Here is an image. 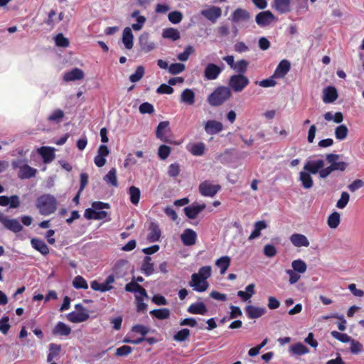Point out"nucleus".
I'll list each match as a JSON object with an SVG mask.
<instances>
[{"label": "nucleus", "mask_w": 364, "mask_h": 364, "mask_svg": "<svg viewBox=\"0 0 364 364\" xmlns=\"http://www.w3.org/2000/svg\"><path fill=\"white\" fill-rule=\"evenodd\" d=\"M275 9L281 14L290 11V0H274Z\"/></svg>", "instance_id": "33"}, {"label": "nucleus", "mask_w": 364, "mask_h": 364, "mask_svg": "<svg viewBox=\"0 0 364 364\" xmlns=\"http://www.w3.org/2000/svg\"><path fill=\"white\" fill-rule=\"evenodd\" d=\"M162 36L164 38L176 41L181 38L180 32L174 28H168L163 30Z\"/></svg>", "instance_id": "35"}, {"label": "nucleus", "mask_w": 364, "mask_h": 364, "mask_svg": "<svg viewBox=\"0 0 364 364\" xmlns=\"http://www.w3.org/2000/svg\"><path fill=\"white\" fill-rule=\"evenodd\" d=\"M139 44L141 50L144 53L151 51L155 48V43L150 41L149 35L146 32H144L139 38Z\"/></svg>", "instance_id": "11"}, {"label": "nucleus", "mask_w": 364, "mask_h": 364, "mask_svg": "<svg viewBox=\"0 0 364 364\" xmlns=\"http://www.w3.org/2000/svg\"><path fill=\"white\" fill-rule=\"evenodd\" d=\"M60 345L55 343H50V345H48L47 361L52 363L53 360L60 355Z\"/></svg>", "instance_id": "30"}, {"label": "nucleus", "mask_w": 364, "mask_h": 364, "mask_svg": "<svg viewBox=\"0 0 364 364\" xmlns=\"http://www.w3.org/2000/svg\"><path fill=\"white\" fill-rule=\"evenodd\" d=\"M340 221V214L337 212H334L328 216L327 223L331 228L335 229L339 225Z\"/></svg>", "instance_id": "46"}, {"label": "nucleus", "mask_w": 364, "mask_h": 364, "mask_svg": "<svg viewBox=\"0 0 364 364\" xmlns=\"http://www.w3.org/2000/svg\"><path fill=\"white\" fill-rule=\"evenodd\" d=\"M223 129L221 122L215 120H208L205 124V130L208 134H215Z\"/></svg>", "instance_id": "18"}, {"label": "nucleus", "mask_w": 364, "mask_h": 364, "mask_svg": "<svg viewBox=\"0 0 364 364\" xmlns=\"http://www.w3.org/2000/svg\"><path fill=\"white\" fill-rule=\"evenodd\" d=\"M73 285L75 289H87L88 288L86 280L81 276H77L74 278Z\"/></svg>", "instance_id": "51"}, {"label": "nucleus", "mask_w": 364, "mask_h": 364, "mask_svg": "<svg viewBox=\"0 0 364 364\" xmlns=\"http://www.w3.org/2000/svg\"><path fill=\"white\" fill-rule=\"evenodd\" d=\"M36 173L37 170L36 168L26 164L21 168V170H19L18 176L21 179H28L34 177Z\"/></svg>", "instance_id": "28"}, {"label": "nucleus", "mask_w": 364, "mask_h": 364, "mask_svg": "<svg viewBox=\"0 0 364 364\" xmlns=\"http://www.w3.org/2000/svg\"><path fill=\"white\" fill-rule=\"evenodd\" d=\"M194 51V48L191 46H188L185 48V50L183 53L178 55V59L180 61H186L190 55L192 54Z\"/></svg>", "instance_id": "60"}, {"label": "nucleus", "mask_w": 364, "mask_h": 364, "mask_svg": "<svg viewBox=\"0 0 364 364\" xmlns=\"http://www.w3.org/2000/svg\"><path fill=\"white\" fill-rule=\"evenodd\" d=\"M331 336L336 340L339 341V342L343 343H346L348 342H351V341L353 340V339L350 338V336H349L348 334L343 333H339L336 331H331Z\"/></svg>", "instance_id": "49"}, {"label": "nucleus", "mask_w": 364, "mask_h": 364, "mask_svg": "<svg viewBox=\"0 0 364 364\" xmlns=\"http://www.w3.org/2000/svg\"><path fill=\"white\" fill-rule=\"evenodd\" d=\"M212 269L210 266H204L199 269L198 273L193 274V279L200 277L201 279L207 281V279L211 276Z\"/></svg>", "instance_id": "40"}, {"label": "nucleus", "mask_w": 364, "mask_h": 364, "mask_svg": "<svg viewBox=\"0 0 364 364\" xmlns=\"http://www.w3.org/2000/svg\"><path fill=\"white\" fill-rule=\"evenodd\" d=\"M290 63L287 60H282L276 68L273 77L277 78L284 77L290 70Z\"/></svg>", "instance_id": "21"}, {"label": "nucleus", "mask_w": 364, "mask_h": 364, "mask_svg": "<svg viewBox=\"0 0 364 364\" xmlns=\"http://www.w3.org/2000/svg\"><path fill=\"white\" fill-rule=\"evenodd\" d=\"M104 181L112 186H118L117 170L115 168H112L109 171V172L104 176Z\"/></svg>", "instance_id": "37"}, {"label": "nucleus", "mask_w": 364, "mask_h": 364, "mask_svg": "<svg viewBox=\"0 0 364 364\" xmlns=\"http://www.w3.org/2000/svg\"><path fill=\"white\" fill-rule=\"evenodd\" d=\"M188 311L193 314L204 315L207 311V308L203 302H196L192 304L188 309Z\"/></svg>", "instance_id": "34"}, {"label": "nucleus", "mask_w": 364, "mask_h": 364, "mask_svg": "<svg viewBox=\"0 0 364 364\" xmlns=\"http://www.w3.org/2000/svg\"><path fill=\"white\" fill-rule=\"evenodd\" d=\"M222 69L213 63H208L204 70V76L207 80H212L218 77Z\"/></svg>", "instance_id": "16"}, {"label": "nucleus", "mask_w": 364, "mask_h": 364, "mask_svg": "<svg viewBox=\"0 0 364 364\" xmlns=\"http://www.w3.org/2000/svg\"><path fill=\"white\" fill-rule=\"evenodd\" d=\"M189 337V330L187 328H182L178 332L175 333L173 336V341L176 342H184Z\"/></svg>", "instance_id": "47"}, {"label": "nucleus", "mask_w": 364, "mask_h": 364, "mask_svg": "<svg viewBox=\"0 0 364 364\" xmlns=\"http://www.w3.org/2000/svg\"><path fill=\"white\" fill-rule=\"evenodd\" d=\"M274 20V16L269 11L259 13L255 18L256 23L259 26H267Z\"/></svg>", "instance_id": "12"}, {"label": "nucleus", "mask_w": 364, "mask_h": 364, "mask_svg": "<svg viewBox=\"0 0 364 364\" xmlns=\"http://www.w3.org/2000/svg\"><path fill=\"white\" fill-rule=\"evenodd\" d=\"M0 223H1L4 228L14 232H19L23 229V226L18 220L10 219L2 213H0Z\"/></svg>", "instance_id": "5"}, {"label": "nucleus", "mask_w": 364, "mask_h": 364, "mask_svg": "<svg viewBox=\"0 0 364 364\" xmlns=\"http://www.w3.org/2000/svg\"><path fill=\"white\" fill-rule=\"evenodd\" d=\"M349 199V194L347 192H343L340 199L337 201L336 207L340 209L344 208L348 204Z\"/></svg>", "instance_id": "57"}, {"label": "nucleus", "mask_w": 364, "mask_h": 364, "mask_svg": "<svg viewBox=\"0 0 364 364\" xmlns=\"http://www.w3.org/2000/svg\"><path fill=\"white\" fill-rule=\"evenodd\" d=\"M255 284H250L245 288V291H239L237 296L241 297L243 300H248L255 294Z\"/></svg>", "instance_id": "42"}, {"label": "nucleus", "mask_w": 364, "mask_h": 364, "mask_svg": "<svg viewBox=\"0 0 364 364\" xmlns=\"http://www.w3.org/2000/svg\"><path fill=\"white\" fill-rule=\"evenodd\" d=\"M267 225L264 220H260L257 221L254 225V230L250 234V235L248 237L249 240H252L255 238H257L261 235V230L267 228Z\"/></svg>", "instance_id": "29"}, {"label": "nucleus", "mask_w": 364, "mask_h": 364, "mask_svg": "<svg viewBox=\"0 0 364 364\" xmlns=\"http://www.w3.org/2000/svg\"><path fill=\"white\" fill-rule=\"evenodd\" d=\"M220 189L219 185H215L209 181H204L199 186V191L204 196L213 197Z\"/></svg>", "instance_id": "7"}, {"label": "nucleus", "mask_w": 364, "mask_h": 364, "mask_svg": "<svg viewBox=\"0 0 364 364\" xmlns=\"http://www.w3.org/2000/svg\"><path fill=\"white\" fill-rule=\"evenodd\" d=\"M151 314L156 318H168L170 311L168 309H154L151 311Z\"/></svg>", "instance_id": "53"}, {"label": "nucleus", "mask_w": 364, "mask_h": 364, "mask_svg": "<svg viewBox=\"0 0 364 364\" xmlns=\"http://www.w3.org/2000/svg\"><path fill=\"white\" fill-rule=\"evenodd\" d=\"M325 162L323 160L308 161L304 166V170L311 173V174L319 173L321 169H324Z\"/></svg>", "instance_id": "10"}, {"label": "nucleus", "mask_w": 364, "mask_h": 364, "mask_svg": "<svg viewBox=\"0 0 364 364\" xmlns=\"http://www.w3.org/2000/svg\"><path fill=\"white\" fill-rule=\"evenodd\" d=\"M200 14L212 23H215L217 19L221 16L222 10L218 6H210L207 9H203Z\"/></svg>", "instance_id": "8"}, {"label": "nucleus", "mask_w": 364, "mask_h": 364, "mask_svg": "<svg viewBox=\"0 0 364 364\" xmlns=\"http://www.w3.org/2000/svg\"><path fill=\"white\" fill-rule=\"evenodd\" d=\"M169 122L168 121L161 122L156 131V136L163 141H166V137L164 135V131L168 127Z\"/></svg>", "instance_id": "43"}, {"label": "nucleus", "mask_w": 364, "mask_h": 364, "mask_svg": "<svg viewBox=\"0 0 364 364\" xmlns=\"http://www.w3.org/2000/svg\"><path fill=\"white\" fill-rule=\"evenodd\" d=\"M215 266L220 268L221 274H224L228 269V256H223L215 262Z\"/></svg>", "instance_id": "54"}, {"label": "nucleus", "mask_w": 364, "mask_h": 364, "mask_svg": "<svg viewBox=\"0 0 364 364\" xmlns=\"http://www.w3.org/2000/svg\"><path fill=\"white\" fill-rule=\"evenodd\" d=\"M36 207L43 215H48L53 213L57 209L55 198L50 194H43L36 200Z\"/></svg>", "instance_id": "1"}, {"label": "nucleus", "mask_w": 364, "mask_h": 364, "mask_svg": "<svg viewBox=\"0 0 364 364\" xmlns=\"http://www.w3.org/2000/svg\"><path fill=\"white\" fill-rule=\"evenodd\" d=\"M141 271L146 276H149L154 273V264L151 262V258L149 256H146L144 259Z\"/></svg>", "instance_id": "36"}, {"label": "nucleus", "mask_w": 364, "mask_h": 364, "mask_svg": "<svg viewBox=\"0 0 364 364\" xmlns=\"http://www.w3.org/2000/svg\"><path fill=\"white\" fill-rule=\"evenodd\" d=\"M55 149L50 146H42L38 149V153L42 156L45 164L52 162L55 157Z\"/></svg>", "instance_id": "15"}, {"label": "nucleus", "mask_w": 364, "mask_h": 364, "mask_svg": "<svg viewBox=\"0 0 364 364\" xmlns=\"http://www.w3.org/2000/svg\"><path fill=\"white\" fill-rule=\"evenodd\" d=\"M290 350H291L294 355H304L309 353L308 348L301 343H298L296 344L292 345V346L290 347Z\"/></svg>", "instance_id": "45"}, {"label": "nucleus", "mask_w": 364, "mask_h": 364, "mask_svg": "<svg viewBox=\"0 0 364 364\" xmlns=\"http://www.w3.org/2000/svg\"><path fill=\"white\" fill-rule=\"evenodd\" d=\"M190 286L193 287V289L198 292L205 291L209 286L208 281H205L200 277H197L196 279H193V274L191 276V280L190 282Z\"/></svg>", "instance_id": "20"}, {"label": "nucleus", "mask_w": 364, "mask_h": 364, "mask_svg": "<svg viewBox=\"0 0 364 364\" xmlns=\"http://www.w3.org/2000/svg\"><path fill=\"white\" fill-rule=\"evenodd\" d=\"M348 132L347 127L344 124L339 125L336 128L335 136L338 140H343L346 138Z\"/></svg>", "instance_id": "48"}, {"label": "nucleus", "mask_w": 364, "mask_h": 364, "mask_svg": "<svg viewBox=\"0 0 364 364\" xmlns=\"http://www.w3.org/2000/svg\"><path fill=\"white\" fill-rule=\"evenodd\" d=\"M228 99V88L218 87L208 97V102L211 106H219Z\"/></svg>", "instance_id": "3"}, {"label": "nucleus", "mask_w": 364, "mask_h": 364, "mask_svg": "<svg viewBox=\"0 0 364 364\" xmlns=\"http://www.w3.org/2000/svg\"><path fill=\"white\" fill-rule=\"evenodd\" d=\"M289 240L292 245L296 247H307L310 245L308 238L304 235L300 233L292 234Z\"/></svg>", "instance_id": "14"}, {"label": "nucleus", "mask_w": 364, "mask_h": 364, "mask_svg": "<svg viewBox=\"0 0 364 364\" xmlns=\"http://www.w3.org/2000/svg\"><path fill=\"white\" fill-rule=\"evenodd\" d=\"M31 243L32 247L41 252L43 255H47L49 253V249L47 245L45 243L44 241L37 239V238H33L31 240Z\"/></svg>", "instance_id": "26"}, {"label": "nucleus", "mask_w": 364, "mask_h": 364, "mask_svg": "<svg viewBox=\"0 0 364 364\" xmlns=\"http://www.w3.org/2000/svg\"><path fill=\"white\" fill-rule=\"evenodd\" d=\"M134 36L131 28L126 27L122 33V42L127 49H132L133 47Z\"/></svg>", "instance_id": "24"}, {"label": "nucleus", "mask_w": 364, "mask_h": 364, "mask_svg": "<svg viewBox=\"0 0 364 364\" xmlns=\"http://www.w3.org/2000/svg\"><path fill=\"white\" fill-rule=\"evenodd\" d=\"M311 174V173L304 170L299 173V181L305 189H310L313 187L314 182Z\"/></svg>", "instance_id": "27"}, {"label": "nucleus", "mask_w": 364, "mask_h": 364, "mask_svg": "<svg viewBox=\"0 0 364 364\" xmlns=\"http://www.w3.org/2000/svg\"><path fill=\"white\" fill-rule=\"evenodd\" d=\"M286 273L289 276V282L291 284H296L300 279V273L292 269H287Z\"/></svg>", "instance_id": "62"}, {"label": "nucleus", "mask_w": 364, "mask_h": 364, "mask_svg": "<svg viewBox=\"0 0 364 364\" xmlns=\"http://www.w3.org/2000/svg\"><path fill=\"white\" fill-rule=\"evenodd\" d=\"M55 42L57 46L66 48L69 46V41L62 33H58L55 37Z\"/></svg>", "instance_id": "59"}, {"label": "nucleus", "mask_w": 364, "mask_h": 364, "mask_svg": "<svg viewBox=\"0 0 364 364\" xmlns=\"http://www.w3.org/2000/svg\"><path fill=\"white\" fill-rule=\"evenodd\" d=\"M149 327H146L143 325H134V327H132V332H130L129 333H132V336L134 333H138L139 334V336H141V337L144 338V336H146V333H149Z\"/></svg>", "instance_id": "52"}, {"label": "nucleus", "mask_w": 364, "mask_h": 364, "mask_svg": "<svg viewBox=\"0 0 364 364\" xmlns=\"http://www.w3.org/2000/svg\"><path fill=\"white\" fill-rule=\"evenodd\" d=\"M196 232L191 229H186L181 234V238L184 245L191 246L196 243Z\"/></svg>", "instance_id": "19"}, {"label": "nucleus", "mask_w": 364, "mask_h": 364, "mask_svg": "<svg viewBox=\"0 0 364 364\" xmlns=\"http://www.w3.org/2000/svg\"><path fill=\"white\" fill-rule=\"evenodd\" d=\"M350 350L353 354H358L363 351V346L360 342L355 340H352V342H350Z\"/></svg>", "instance_id": "64"}, {"label": "nucleus", "mask_w": 364, "mask_h": 364, "mask_svg": "<svg viewBox=\"0 0 364 364\" xmlns=\"http://www.w3.org/2000/svg\"><path fill=\"white\" fill-rule=\"evenodd\" d=\"M149 232L147 235L149 242H155L159 240L161 232L157 223L151 222L149 227Z\"/></svg>", "instance_id": "17"}, {"label": "nucleus", "mask_w": 364, "mask_h": 364, "mask_svg": "<svg viewBox=\"0 0 364 364\" xmlns=\"http://www.w3.org/2000/svg\"><path fill=\"white\" fill-rule=\"evenodd\" d=\"M338 98V92L334 87L329 86L324 89L323 101L325 103H332Z\"/></svg>", "instance_id": "23"}, {"label": "nucleus", "mask_w": 364, "mask_h": 364, "mask_svg": "<svg viewBox=\"0 0 364 364\" xmlns=\"http://www.w3.org/2000/svg\"><path fill=\"white\" fill-rule=\"evenodd\" d=\"M348 164L344 161H336L333 164H331L329 166L325 168L324 169H321L319 171V176L322 178H326L334 171H344L346 168Z\"/></svg>", "instance_id": "9"}, {"label": "nucleus", "mask_w": 364, "mask_h": 364, "mask_svg": "<svg viewBox=\"0 0 364 364\" xmlns=\"http://www.w3.org/2000/svg\"><path fill=\"white\" fill-rule=\"evenodd\" d=\"M171 152V148L166 145H161L159 148L158 154L160 159L164 160L168 158Z\"/></svg>", "instance_id": "63"}, {"label": "nucleus", "mask_w": 364, "mask_h": 364, "mask_svg": "<svg viewBox=\"0 0 364 364\" xmlns=\"http://www.w3.org/2000/svg\"><path fill=\"white\" fill-rule=\"evenodd\" d=\"M144 75V68L143 66H138L134 73L129 76V80L132 82H136L139 81Z\"/></svg>", "instance_id": "50"}, {"label": "nucleus", "mask_w": 364, "mask_h": 364, "mask_svg": "<svg viewBox=\"0 0 364 364\" xmlns=\"http://www.w3.org/2000/svg\"><path fill=\"white\" fill-rule=\"evenodd\" d=\"M264 308L257 307L254 306H248L246 307V312L249 317L257 318L264 315L265 312Z\"/></svg>", "instance_id": "32"}, {"label": "nucleus", "mask_w": 364, "mask_h": 364, "mask_svg": "<svg viewBox=\"0 0 364 364\" xmlns=\"http://www.w3.org/2000/svg\"><path fill=\"white\" fill-rule=\"evenodd\" d=\"M249 82L248 78L244 75H233L229 78V87L235 92H241Z\"/></svg>", "instance_id": "4"}, {"label": "nucleus", "mask_w": 364, "mask_h": 364, "mask_svg": "<svg viewBox=\"0 0 364 364\" xmlns=\"http://www.w3.org/2000/svg\"><path fill=\"white\" fill-rule=\"evenodd\" d=\"M231 20L233 23V33L236 36L237 33V26L243 27L250 20V13L243 9H237L232 14Z\"/></svg>", "instance_id": "2"}, {"label": "nucleus", "mask_w": 364, "mask_h": 364, "mask_svg": "<svg viewBox=\"0 0 364 364\" xmlns=\"http://www.w3.org/2000/svg\"><path fill=\"white\" fill-rule=\"evenodd\" d=\"M70 333V328L62 321H59V323L55 325L54 330H53V333L55 335L68 336Z\"/></svg>", "instance_id": "38"}, {"label": "nucleus", "mask_w": 364, "mask_h": 364, "mask_svg": "<svg viewBox=\"0 0 364 364\" xmlns=\"http://www.w3.org/2000/svg\"><path fill=\"white\" fill-rule=\"evenodd\" d=\"M205 208V205L193 203L186 207L183 210L186 215L190 219H195L198 215Z\"/></svg>", "instance_id": "13"}, {"label": "nucleus", "mask_w": 364, "mask_h": 364, "mask_svg": "<svg viewBox=\"0 0 364 364\" xmlns=\"http://www.w3.org/2000/svg\"><path fill=\"white\" fill-rule=\"evenodd\" d=\"M185 70V65L182 63H172L168 67V71L172 75H177L182 73Z\"/></svg>", "instance_id": "55"}, {"label": "nucleus", "mask_w": 364, "mask_h": 364, "mask_svg": "<svg viewBox=\"0 0 364 364\" xmlns=\"http://www.w3.org/2000/svg\"><path fill=\"white\" fill-rule=\"evenodd\" d=\"M291 267L292 270L300 274L305 273L307 269V265L306 262L301 259L293 260L291 262Z\"/></svg>", "instance_id": "39"}, {"label": "nucleus", "mask_w": 364, "mask_h": 364, "mask_svg": "<svg viewBox=\"0 0 364 364\" xmlns=\"http://www.w3.org/2000/svg\"><path fill=\"white\" fill-rule=\"evenodd\" d=\"M89 311L85 309L82 304L75 305V311L70 313L68 318H89Z\"/></svg>", "instance_id": "22"}, {"label": "nucleus", "mask_w": 364, "mask_h": 364, "mask_svg": "<svg viewBox=\"0 0 364 364\" xmlns=\"http://www.w3.org/2000/svg\"><path fill=\"white\" fill-rule=\"evenodd\" d=\"M84 77V73L79 68H74L70 72H67L63 77L66 82L81 80Z\"/></svg>", "instance_id": "25"}, {"label": "nucleus", "mask_w": 364, "mask_h": 364, "mask_svg": "<svg viewBox=\"0 0 364 364\" xmlns=\"http://www.w3.org/2000/svg\"><path fill=\"white\" fill-rule=\"evenodd\" d=\"M181 101L188 105H192L195 102V93L188 88L185 89L181 95Z\"/></svg>", "instance_id": "31"}, {"label": "nucleus", "mask_w": 364, "mask_h": 364, "mask_svg": "<svg viewBox=\"0 0 364 364\" xmlns=\"http://www.w3.org/2000/svg\"><path fill=\"white\" fill-rule=\"evenodd\" d=\"M132 352V348L128 346H123L116 349L115 355L117 357H125Z\"/></svg>", "instance_id": "56"}, {"label": "nucleus", "mask_w": 364, "mask_h": 364, "mask_svg": "<svg viewBox=\"0 0 364 364\" xmlns=\"http://www.w3.org/2000/svg\"><path fill=\"white\" fill-rule=\"evenodd\" d=\"M128 193H129V195L130 197V201L132 202V203H133L134 205H137L139 202L140 196H141V191H140L139 188L136 186H132L129 188Z\"/></svg>", "instance_id": "41"}, {"label": "nucleus", "mask_w": 364, "mask_h": 364, "mask_svg": "<svg viewBox=\"0 0 364 364\" xmlns=\"http://www.w3.org/2000/svg\"><path fill=\"white\" fill-rule=\"evenodd\" d=\"M205 149V146L203 142L193 144L191 146L189 151L194 156H202Z\"/></svg>", "instance_id": "44"}, {"label": "nucleus", "mask_w": 364, "mask_h": 364, "mask_svg": "<svg viewBox=\"0 0 364 364\" xmlns=\"http://www.w3.org/2000/svg\"><path fill=\"white\" fill-rule=\"evenodd\" d=\"M141 114H152L154 112V106L149 102H144L139 107Z\"/></svg>", "instance_id": "61"}, {"label": "nucleus", "mask_w": 364, "mask_h": 364, "mask_svg": "<svg viewBox=\"0 0 364 364\" xmlns=\"http://www.w3.org/2000/svg\"><path fill=\"white\" fill-rule=\"evenodd\" d=\"M168 20L174 24L180 23L183 19V14L180 11H172L168 15Z\"/></svg>", "instance_id": "58"}, {"label": "nucleus", "mask_w": 364, "mask_h": 364, "mask_svg": "<svg viewBox=\"0 0 364 364\" xmlns=\"http://www.w3.org/2000/svg\"><path fill=\"white\" fill-rule=\"evenodd\" d=\"M248 65L249 62L247 60L242 59L235 61L234 57L229 55V66L232 70L237 73V75H244L247 70Z\"/></svg>", "instance_id": "6"}]
</instances>
